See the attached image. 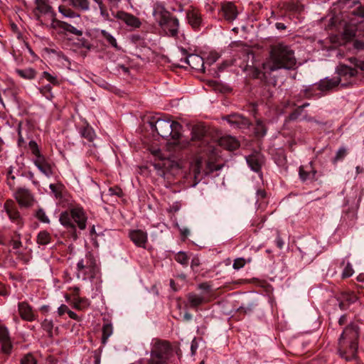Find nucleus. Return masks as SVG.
Wrapping results in <instances>:
<instances>
[{
  "mask_svg": "<svg viewBox=\"0 0 364 364\" xmlns=\"http://www.w3.org/2000/svg\"><path fill=\"white\" fill-rule=\"evenodd\" d=\"M245 264V262L244 259L237 258V259H235L232 267L235 269H239L243 267Z\"/></svg>",
  "mask_w": 364,
  "mask_h": 364,
  "instance_id": "nucleus-53",
  "label": "nucleus"
},
{
  "mask_svg": "<svg viewBox=\"0 0 364 364\" xmlns=\"http://www.w3.org/2000/svg\"><path fill=\"white\" fill-rule=\"evenodd\" d=\"M340 296L341 299H343L348 304V305L355 303L358 299L357 296L352 292L343 293Z\"/></svg>",
  "mask_w": 364,
  "mask_h": 364,
  "instance_id": "nucleus-36",
  "label": "nucleus"
},
{
  "mask_svg": "<svg viewBox=\"0 0 364 364\" xmlns=\"http://www.w3.org/2000/svg\"><path fill=\"white\" fill-rule=\"evenodd\" d=\"M36 9L38 13L36 14L38 21L42 25H46L45 22L41 18L42 16H46L48 19H53L55 16V13L52 7L44 0H36Z\"/></svg>",
  "mask_w": 364,
  "mask_h": 364,
  "instance_id": "nucleus-8",
  "label": "nucleus"
},
{
  "mask_svg": "<svg viewBox=\"0 0 364 364\" xmlns=\"http://www.w3.org/2000/svg\"><path fill=\"white\" fill-rule=\"evenodd\" d=\"M4 209L10 220L16 222V225H21V218L16 210L15 203L11 200H7L4 204Z\"/></svg>",
  "mask_w": 364,
  "mask_h": 364,
  "instance_id": "nucleus-17",
  "label": "nucleus"
},
{
  "mask_svg": "<svg viewBox=\"0 0 364 364\" xmlns=\"http://www.w3.org/2000/svg\"><path fill=\"white\" fill-rule=\"evenodd\" d=\"M72 219L71 213H69L68 212H63L60 214V221L61 225L65 226L70 224V221Z\"/></svg>",
  "mask_w": 364,
  "mask_h": 364,
  "instance_id": "nucleus-43",
  "label": "nucleus"
},
{
  "mask_svg": "<svg viewBox=\"0 0 364 364\" xmlns=\"http://www.w3.org/2000/svg\"><path fill=\"white\" fill-rule=\"evenodd\" d=\"M358 327L348 325L343 331L338 341V353L341 358L350 361L355 358L358 350Z\"/></svg>",
  "mask_w": 364,
  "mask_h": 364,
  "instance_id": "nucleus-2",
  "label": "nucleus"
},
{
  "mask_svg": "<svg viewBox=\"0 0 364 364\" xmlns=\"http://www.w3.org/2000/svg\"><path fill=\"white\" fill-rule=\"evenodd\" d=\"M112 334V326L109 323H106L102 327V341L105 343L109 337Z\"/></svg>",
  "mask_w": 364,
  "mask_h": 364,
  "instance_id": "nucleus-35",
  "label": "nucleus"
},
{
  "mask_svg": "<svg viewBox=\"0 0 364 364\" xmlns=\"http://www.w3.org/2000/svg\"><path fill=\"white\" fill-rule=\"evenodd\" d=\"M21 364H38V362L33 354L27 353L21 359Z\"/></svg>",
  "mask_w": 364,
  "mask_h": 364,
  "instance_id": "nucleus-40",
  "label": "nucleus"
},
{
  "mask_svg": "<svg viewBox=\"0 0 364 364\" xmlns=\"http://www.w3.org/2000/svg\"><path fill=\"white\" fill-rule=\"evenodd\" d=\"M43 77L53 85L58 84V80L57 77L51 75L48 72H43Z\"/></svg>",
  "mask_w": 364,
  "mask_h": 364,
  "instance_id": "nucleus-52",
  "label": "nucleus"
},
{
  "mask_svg": "<svg viewBox=\"0 0 364 364\" xmlns=\"http://www.w3.org/2000/svg\"><path fill=\"white\" fill-rule=\"evenodd\" d=\"M338 301L339 302L338 303L339 308L341 310H345L348 307L349 305H348V304L343 299H341V296L338 299Z\"/></svg>",
  "mask_w": 364,
  "mask_h": 364,
  "instance_id": "nucleus-60",
  "label": "nucleus"
},
{
  "mask_svg": "<svg viewBox=\"0 0 364 364\" xmlns=\"http://www.w3.org/2000/svg\"><path fill=\"white\" fill-rule=\"evenodd\" d=\"M102 235V233H97L95 231V229H90V236L91 237V240L93 241L94 245L95 246H98V243L97 241V237Z\"/></svg>",
  "mask_w": 364,
  "mask_h": 364,
  "instance_id": "nucleus-54",
  "label": "nucleus"
},
{
  "mask_svg": "<svg viewBox=\"0 0 364 364\" xmlns=\"http://www.w3.org/2000/svg\"><path fill=\"white\" fill-rule=\"evenodd\" d=\"M16 73L25 80H32L36 75V72L33 68L17 69Z\"/></svg>",
  "mask_w": 364,
  "mask_h": 364,
  "instance_id": "nucleus-26",
  "label": "nucleus"
},
{
  "mask_svg": "<svg viewBox=\"0 0 364 364\" xmlns=\"http://www.w3.org/2000/svg\"><path fill=\"white\" fill-rule=\"evenodd\" d=\"M71 216L79 228H85L87 216L82 208L79 207L73 208L71 210Z\"/></svg>",
  "mask_w": 364,
  "mask_h": 364,
  "instance_id": "nucleus-19",
  "label": "nucleus"
},
{
  "mask_svg": "<svg viewBox=\"0 0 364 364\" xmlns=\"http://www.w3.org/2000/svg\"><path fill=\"white\" fill-rule=\"evenodd\" d=\"M358 209V201L354 203L350 208L346 212V215L350 220H353L356 217V213Z\"/></svg>",
  "mask_w": 364,
  "mask_h": 364,
  "instance_id": "nucleus-42",
  "label": "nucleus"
},
{
  "mask_svg": "<svg viewBox=\"0 0 364 364\" xmlns=\"http://www.w3.org/2000/svg\"><path fill=\"white\" fill-rule=\"evenodd\" d=\"M36 218L44 223H49V219L43 209H39L36 213Z\"/></svg>",
  "mask_w": 364,
  "mask_h": 364,
  "instance_id": "nucleus-47",
  "label": "nucleus"
},
{
  "mask_svg": "<svg viewBox=\"0 0 364 364\" xmlns=\"http://www.w3.org/2000/svg\"><path fill=\"white\" fill-rule=\"evenodd\" d=\"M0 343H1V349L5 353H9L11 349V343L10 341L8 329L0 326Z\"/></svg>",
  "mask_w": 364,
  "mask_h": 364,
  "instance_id": "nucleus-18",
  "label": "nucleus"
},
{
  "mask_svg": "<svg viewBox=\"0 0 364 364\" xmlns=\"http://www.w3.org/2000/svg\"><path fill=\"white\" fill-rule=\"evenodd\" d=\"M69 311L68 307L65 305L62 304L58 309V314L59 316L63 315L65 313H67Z\"/></svg>",
  "mask_w": 364,
  "mask_h": 364,
  "instance_id": "nucleus-58",
  "label": "nucleus"
},
{
  "mask_svg": "<svg viewBox=\"0 0 364 364\" xmlns=\"http://www.w3.org/2000/svg\"><path fill=\"white\" fill-rule=\"evenodd\" d=\"M35 165L47 177H50L53 174L50 166L48 164L44 156H38L34 160Z\"/></svg>",
  "mask_w": 364,
  "mask_h": 364,
  "instance_id": "nucleus-22",
  "label": "nucleus"
},
{
  "mask_svg": "<svg viewBox=\"0 0 364 364\" xmlns=\"http://www.w3.org/2000/svg\"><path fill=\"white\" fill-rule=\"evenodd\" d=\"M338 76L336 77H351L357 74V71L355 68H350L346 65L341 64L337 69Z\"/></svg>",
  "mask_w": 364,
  "mask_h": 364,
  "instance_id": "nucleus-24",
  "label": "nucleus"
},
{
  "mask_svg": "<svg viewBox=\"0 0 364 364\" xmlns=\"http://www.w3.org/2000/svg\"><path fill=\"white\" fill-rule=\"evenodd\" d=\"M246 161L252 171L259 172L264 162V158L260 153L255 152L247 156Z\"/></svg>",
  "mask_w": 364,
  "mask_h": 364,
  "instance_id": "nucleus-12",
  "label": "nucleus"
},
{
  "mask_svg": "<svg viewBox=\"0 0 364 364\" xmlns=\"http://www.w3.org/2000/svg\"><path fill=\"white\" fill-rule=\"evenodd\" d=\"M221 12L225 20L232 21L238 14L235 6L231 2H225L221 6Z\"/></svg>",
  "mask_w": 364,
  "mask_h": 364,
  "instance_id": "nucleus-13",
  "label": "nucleus"
},
{
  "mask_svg": "<svg viewBox=\"0 0 364 364\" xmlns=\"http://www.w3.org/2000/svg\"><path fill=\"white\" fill-rule=\"evenodd\" d=\"M130 239L139 247H144L147 241V234L141 229L130 230L129 233Z\"/></svg>",
  "mask_w": 364,
  "mask_h": 364,
  "instance_id": "nucleus-14",
  "label": "nucleus"
},
{
  "mask_svg": "<svg viewBox=\"0 0 364 364\" xmlns=\"http://www.w3.org/2000/svg\"><path fill=\"white\" fill-rule=\"evenodd\" d=\"M150 151L154 156L161 161V163L159 162L154 164L156 168L168 169L172 166L173 161L169 159L168 156L163 154L160 149L151 148Z\"/></svg>",
  "mask_w": 364,
  "mask_h": 364,
  "instance_id": "nucleus-9",
  "label": "nucleus"
},
{
  "mask_svg": "<svg viewBox=\"0 0 364 364\" xmlns=\"http://www.w3.org/2000/svg\"><path fill=\"white\" fill-rule=\"evenodd\" d=\"M198 348V344L196 341L195 339H193L191 342V352H192V354L194 355L196 350Z\"/></svg>",
  "mask_w": 364,
  "mask_h": 364,
  "instance_id": "nucleus-63",
  "label": "nucleus"
},
{
  "mask_svg": "<svg viewBox=\"0 0 364 364\" xmlns=\"http://www.w3.org/2000/svg\"><path fill=\"white\" fill-rule=\"evenodd\" d=\"M93 1L97 4L102 17L106 21H110L109 14L104 4L103 0H93Z\"/></svg>",
  "mask_w": 364,
  "mask_h": 364,
  "instance_id": "nucleus-31",
  "label": "nucleus"
},
{
  "mask_svg": "<svg viewBox=\"0 0 364 364\" xmlns=\"http://www.w3.org/2000/svg\"><path fill=\"white\" fill-rule=\"evenodd\" d=\"M102 35L112 46L117 47L116 39L110 33L105 30H102Z\"/></svg>",
  "mask_w": 364,
  "mask_h": 364,
  "instance_id": "nucleus-45",
  "label": "nucleus"
},
{
  "mask_svg": "<svg viewBox=\"0 0 364 364\" xmlns=\"http://www.w3.org/2000/svg\"><path fill=\"white\" fill-rule=\"evenodd\" d=\"M353 47L356 50V53H364V40H354L353 41Z\"/></svg>",
  "mask_w": 364,
  "mask_h": 364,
  "instance_id": "nucleus-44",
  "label": "nucleus"
},
{
  "mask_svg": "<svg viewBox=\"0 0 364 364\" xmlns=\"http://www.w3.org/2000/svg\"><path fill=\"white\" fill-rule=\"evenodd\" d=\"M61 188H62V186L60 185H55V184L50 185V188L52 193L54 194V196L57 198L61 197Z\"/></svg>",
  "mask_w": 364,
  "mask_h": 364,
  "instance_id": "nucleus-50",
  "label": "nucleus"
},
{
  "mask_svg": "<svg viewBox=\"0 0 364 364\" xmlns=\"http://www.w3.org/2000/svg\"><path fill=\"white\" fill-rule=\"evenodd\" d=\"M198 288L206 291H209L210 290V287L206 283L199 284Z\"/></svg>",
  "mask_w": 364,
  "mask_h": 364,
  "instance_id": "nucleus-64",
  "label": "nucleus"
},
{
  "mask_svg": "<svg viewBox=\"0 0 364 364\" xmlns=\"http://www.w3.org/2000/svg\"><path fill=\"white\" fill-rule=\"evenodd\" d=\"M316 171H311L310 172H307L304 170L302 167L299 169V176L302 181H306V180H314L316 176Z\"/></svg>",
  "mask_w": 364,
  "mask_h": 364,
  "instance_id": "nucleus-37",
  "label": "nucleus"
},
{
  "mask_svg": "<svg viewBox=\"0 0 364 364\" xmlns=\"http://www.w3.org/2000/svg\"><path fill=\"white\" fill-rule=\"evenodd\" d=\"M228 123L235 128H246L249 126V120L243 116L237 114H234L226 117Z\"/></svg>",
  "mask_w": 364,
  "mask_h": 364,
  "instance_id": "nucleus-15",
  "label": "nucleus"
},
{
  "mask_svg": "<svg viewBox=\"0 0 364 364\" xmlns=\"http://www.w3.org/2000/svg\"><path fill=\"white\" fill-rule=\"evenodd\" d=\"M294 51L290 46L279 43L271 46L269 57L263 63L264 73H272L279 69L289 70L296 65Z\"/></svg>",
  "mask_w": 364,
  "mask_h": 364,
  "instance_id": "nucleus-1",
  "label": "nucleus"
},
{
  "mask_svg": "<svg viewBox=\"0 0 364 364\" xmlns=\"http://www.w3.org/2000/svg\"><path fill=\"white\" fill-rule=\"evenodd\" d=\"M59 12L65 17L66 18H80V15L71 10L69 8H67L65 6H60L58 7Z\"/></svg>",
  "mask_w": 364,
  "mask_h": 364,
  "instance_id": "nucleus-30",
  "label": "nucleus"
},
{
  "mask_svg": "<svg viewBox=\"0 0 364 364\" xmlns=\"http://www.w3.org/2000/svg\"><path fill=\"white\" fill-rule=\"evenodd\" d=\"M341 83V78L333 77V78L326 77L321 80L318 85V88L323 92H327L333 90Z\"/></svg>",
  "mask_w": 364,
  "mask_h": 364,
  "instance_id": "nucleus-16",
  "label": "nucleus"
},
{
  "mask_svg": "<svg viewBox=\"0 0 364 364\" xmlns=\"http://www.w3.org/2000/svg\"><path fill=\"white\" fill-rule=\"evenodd\" d=\"M347 154V150L344 147H341L336 152L335 157L333 159V163L336 164L338 161L343 160Z\"/></svg>",
  "mask_w": 364,
  "mask_h": 364,
  "instance_id": "nucleus-41",
  "label": "nucleus"
},
{
  "mask_svg": "<svg viewBox=\"0 0 364 364\" xmlns=\"http://www.w3.org/2000/svg\"><path fill=\"white\" fill-rule=\"evenodd\" d=\"M63 25L62 29L69 32L70 33L74 34L77 36H80L82 35V31L80 30H78L75 27L73 26L72 25L66 23L64 21V23H60Z\"/></svg>",
  "mask_w": 364,
  "mask_h": 364,
  "instance_id": "nucleus-34",
  "label": "nucleus"
},
{
  "mask_svg": "<svg viewBox=\"0 0 364 364\" xmlns=\"http://www.w3.org/2000/svg\"><path fill=\"white\" fill-rule=\"evenodd\" d=\"M16 198L21 207L28 208L33 205V198L28 190L20 188L15 194Z\"/></svg>",
  "mask_w": 364,
  "mask_h": 364,
  "instance_id": "nucleus-11",
  "label": "nucleus"
},
{
  "mask_svg": "<svg viewBox=\"0 0 364 364\" xmlns=\"http://www.w3.org/2000/svg\"><path fill=\"white\" fill-rule=\"evenodd\" d=\"M43 328L49 334H51L52 329L53 327V323L51 320L45 319L42 323Z\"/></svg>",
  "mask_w": 364,
  "mask_h": 364,
  "instance_id": "nucleus-49",
  "label": "nucleus"
},
{
  "mask_svg": "<svg viewBox=\"0 0 364 364\" xmlns=\"http://www.w3.org/2000/svg\"><path fill=\"white\" fill-rule=\"evenodd\" d=\"M70 4L75 9L82 11H88L90 9L89 0H69Z\"/></svg>",
  "mask_w": 364,
  "mask_h": 364,
  "instance_id": "nucleus-27",
  "label": "nucleus"
},
{
  "mask_svg": "<svg viewBox=\"0 0 364 364\" xmlns=\"http://www.w3.org/2000/svg\"><path fill=\"white\" fill-rule=\"evenodd\" d=\"M188 23L193 28H198L201 23V16L199 11L196 9L188 11L186 14Z\"/></svg>",
  "mask_w": 364,
  "mask_h": 364,
  "instance_id": "nucleus-21",
  "label": "nucleus"
},
{
  "mask_svg": "<svg viewBox=\"0 0 364 364\" xmlns=\"http://www.w3.org/2000/svg\"><path fill=\"white\" fill-rule=\"evenodd\" d=\"M200 264V259L198 257H193L191 260V267L194 270Z\"/></svg>",
  "mask_w": 364,
  "mask_h": 364,
  "instance_id": "nucleus-59",
  "label": "nucleus"
},
{
  "mask_svg": "<svg viewBox=\"0 0 364 364\" xmlns=\"http://www.w3.org/2000/svg\"><path fill=\"white\" fill-rule=\"evenodd\" d=\"M276 244H277V246L279 249H282L284 245V238L282 237V235L279 233H278V235H277V237L276 239Z\"/></svg>",
  "mask_w": 364,
  "mask_h": 364,
  "instance_id": "nucleus-57",
  "label": "nucleus"
},
{
  "mask_svg": "<svg viewBox=\"0 0 364 364\" xmlns=\"http://www.w3.org/2000/svg\"><path fill=\"white\" fill-rule=\"evenodd\" d=\"M354 271L350 263L348 262L342 273L343 278H348L353 275Z\"/></svg>",
  "mask_w": 364,
  "mask_h": 364,
  "instance_id": "nucleus-48",
  "label": "nucleus"
},
{
  "mask_svg": "<svg viewBox=\"0 0 364 364\" xmlns=\"http://www.w3.org/2000/svg\"><path fill=\"white\" fill-rule=\"evenodd\" d=\"M354 13L357 16L364 18V6L358 7Z\"/></svg>",
  "mask_w": 364,
  "mask_h": 364,
  "instance_id": "nucleus-62",
  "label": "nucleus"
},
{
  "mask_svg": "<svg viewBox=\"0 0 364 364\" xmlns=\"http://www.w3.org/2000/svg\"><path fill=\"white\" fill-rule=\"evenodd\" d=\"M205 132L204 127L200 126H195L192 129V139L200 140L203 138Z\"/></svg>",
  "mask_w": 364,
  "mask_h": 364,
  "instance_id": "nucleus-32",
  "label": "nucleus"
},
{
  "mask_svg": "<svg viewBox=\"0 0 364 364\" xmlns=\"http://www.w3.org/2000/svg\"><path fill=\"white\" fill-rule=\"evenodd\" d=\"M267 132V129L263 123V122L260 119H257L256 122L255 127V133L258 136H263L265 135Z\"/></svg>",
  "mask_w": 364,
  "mask_h": 364,
  "instance_id": "nucleus-38",
  "label": "nucleus"
},
{
  "mask_svg": "<svg viewBox=\"0 0 364 364\" xmlns=\"http://www.w3.org/2000/svg\"><path fill=\"white\" fill-rule=\"evenodd\" d=\"M28 145L29 149H31L32 154L36 156V158H38V156H43L40 153L37 144L34 141H31Z\"/></svg>",
  "mask_w": 364,
  "mask_h": 364,
  "instance_id": "nucleus-46",
  "label": "nucleus"
},
{
  "mask_svg": "<svg viewBox=\"0 0 364 364\" xmlns=\"http://www.w3.org/2000/svg\"><path fill=\"white\" fill-rule=\"evenodd\" d=\"M51 21L50 27L53 28H63V25L60 23H64V21L56 20L55 16H54L53 19H50Z\"/></svg>",
  "mask_w": 364,
  "mask_h": 364,
  "instance_id": "nucleus-56",
  "label": "nucleus"
},
{
  "mask_svg": "<svg viewBox=\"0 0 364 364\" xmlns=\"http://www.w3.org/2000/svg\"><path fill=\"white\" fill-rule=\"evenodd\" d=\"M154 15L167 34L171 36L177 35L179 22L176 18L171 16L170 14L161 6L154 10Z\"/></svg>",
  "mask_w": 364,
  "mask_h": 364,
  "instance_id": "nucleus-4",
  "label": "nucleus"
},
{
  "mask_svg": "<svg viewBox=\"0 0 364 364\" xmlns=\"http://www.w3.org/2000/svg\"><path fill=\"white\" fill-rule=\"evenodd\" d=\"M154 127L158 134L163 138L171 136L173 139H178L181 137L182 126L177 122L158 119Z\"/></svg>",
  "mask_w": 364,
  "mask_h": 364,
  "instance_id": "nucleus-6",
  "label": "nucleus"
},
{
  "mask_svg": "<svg viewBox=\"0 0 364 364\" xmlns=\"http://www.w3.org/2000/svg\"><path fill=\"white\" fill-rule=\"evenodd\" d=\"M98 271L96 260L90 253L77 263L76 276L78 279L85 280L87 278H94Z\"/></svg>",
  "mask_w": 364,
  "mask_h": 364,
  "instance_id": "nucleus-5",
  "label": "nucleus"
},
{
  "mask_svg": "<svg viewBox=\"0 0 364 364\" xmlns=\"http://www.w3.org/2000/svg\"><path fill=\"white\" fill-rule=\"evenodd\" d=\"M112 14L114 18L122 21L132 29L139 28L141 26V22L139 18L132 14L123 11H119L117 12H112Z\"/></svg>",
  "mask_w": 364,
  "mask_h": 364,
  "instance_id": "nucleus-7",
  "label": "nucleus"
},
{
  "mask_svg": "<svg viewBox=\"0 0 364 364\" xmlns=\"http://www.w3.org/2000/svg\"><path fill=\"white\" fill-rule=\"evenodd\" d=\"M309 105V103H305V104L302 105L301 106H299L294 112H292L290 114V119H293V120L297 119L298 117L300 115L302 109Z\"/></svg>",
  "mask_w": 364,
  "mask_h": 364,
  "instance_id": "nucleus-51",
  "label": "nucleus"
},
{
  "mask_svg": "<svg viewBox=\"0 0 364 364\" xmlns=\"http://www.w3.org/2000/svg\"><path fill=\"white\" fill-rule=\"evenodd\" d=\"M171 348L168 341H156L151 350L147 364H168Z\"/></svg>",
  "mask_w": 364,
  "mask_h": 364,
  "instance_id": "nucleus-3",
  "label": "nucleus"
},
{
  "mask_svg": "<svg viewBox=\"0 0 364 364\" xmlns=\"http://www.w3.org/2000/svg\"><path fill=\"white\" fill-rule=\"evenodd\" d=\"M108 192L110 196L116 195L119 197L122 196V191L118 187L109 188Z\"/></svg>",
  "mask_w": 364,
  "mask_h": 364,
  "instance_id": "nucleus-55",
  "label": "nucleus"
},
{
  "mask_svg": "<svg viewBox=\"0 0 364 364\" xmlns=\"http://www.w3.org/2000/svg\"><path fill=\"white\" fill-rule=\"evenodd\" d=\"M18 311L20 316L23 319L28 321L34 320V314L33 313L32 309L27 303H19Z\"/></svg>",
  "mask_w": 364,
  "mask_h": 364,
  "instance_id": "nucleus-23",
  "label": "nucleus"
},
{
  "mask_svg": "<svg viewBox=\"0 0 364 364\" xmlns=\"http://www.w3.org/2000/svg\"><path fill=\"white\" fill-rule=\"evenodd\" d=\"M218 144L225 149L232 151L239 147L238 141L231 136H224L218 139Z\"/></svg>",
  "mask_w": 364,
  "mask_h": 364,
  "instance_id": "nucleus-20",
  "label": "nucleus"
},
{
  "mask_svg": "<svg viewBox=\"0 0 364 364\" xmlns=\"http://www.w3.org/2000/svg\"><path fill=\"white\" fill-rule=\"evenodd\" d=\"M201 163V159H196L191 166V171L193 174L194 178L198 180L196 184L200 181L198 178L200 173Z\"/></svg>",
  "mask_w": 364,
  "mask_h": 364,
  "instance_id": "nucleus-28",
  "label": "nucleus"
},
{
  "mask_svg": "<svg viewBox=\"0 0 364 364\" xmlns=\"http://www.w3.org/2000/svg\"><path fill=\"white\" fill-rule=\"evenodd\" d=\"M187 299L191 308H197L198 306L205 302L204 296L198 295L195 293L188 294Z\"/></svg>",
  "mask_w": 364,
  "mask_h": 364,
  "instance_id": "nucleus-25",
  "label": "nucleus"
},
{
  "mask_svg": "<svg viewBox=\"0 0 364 364\" xmlns=\"http://www.w3.org/2000/svg\"><path fill=\"white\" fill-rule=\"evenodd\" d=\"M50 235L47 231L43 230L38 233L37 237V242L38 244L45 245L48 244L50 242Z\"/></svg>",
  "mask_w": 364,
  "mask_h": 364,
  "instance_id": "nucleus-33",
  "label": "nucleus"
},
{
  "mask_svg": "<svg viewBox=\"0 0 364 364\" xmlns=\"http://www.w3.org/2000/svg\"><path fill=\"white\" fill-rule=\"evenodd\" d=\"M175 259L183 266H187L188 263V257L183 252H179L175 255Z\"/></svg>",
  "mask_w": 364,
  "mask_h": 364,
  "instance_id": "nucleus-39",
  "label": "nucleus"
},
{
  "mask_svg": "<svg viewBox=\"0 0 364 364\" xmlns=\"http://www.w3.org/2000/svg\"><path fill=\"white\" fill-rule=\"evenodd\" d=\"M218 58L219 56L217 53L210 54L208 57V61L210 64H213L218 59Z\"/></svg>",
  "mask_w": 364,
  "mask_h": 364,
  "instance_id": "nucleus-61",
  "label": "nucleus"
},
{
  "mask_svg": "<svg viewBox=\"0 0 364 364\" xmlns=\"http://www.w3.org/2000/svg\"><path fill=\"white\" fill-rule=\"evenodd\" d=\"M181 51L183 55H186L185 63L186 64L189 65L192 68L195 70H204L203 59L200 56L195 54H191L187 55V52L184 48H181Z\"/></svg>",
  "mask_w": 364,
  "mask_h": 364,
  "instance_id": "nucleus-10",
  "label": "nucleus"
},
{
  "mask_svg": "<svg viewBox=\"0 0 364 364\" xmlns=\"http://www.w3.org/2000/svg\"><path fill=\"white\" fill-rule=\"evenodd\" d=\"M80 132L81 136L85 139H87L89 141H92L95 136L94 130L89 125L81 129Z\"/></svg>",
  "mask_w": 364,
  "mask_h": 364,
  "instance_id": "nucleus-29",
  "label": "nucleus"
}]
</instances>
